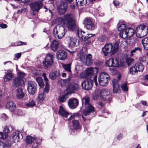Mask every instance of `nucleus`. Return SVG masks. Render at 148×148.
<instances>
[{
	"mask_svg": "<svg viewBox=\"0 0 148 148\" xmlns=\"http://www.w3.org/2000/svg\"><path fill=\"white\" fill-rule=\"evenodd\" d=\"M119 49V43L116 42L113 45L111 43H107L105 44L102 48V50L105 56L110 54L112 56L117 52Z\"/></svg>",
	"mask_w": 148,
	"mask_h": 148,
	"instance_id": "obj_1",
	"label": "nucleus"
},
{
	"mask_svg": "<svg viewBox=\"0 0 148 148\" xmlns=\"http://www.w3.org/2000/svg\"><path fill=\"white\" fill-rule=\"evenodd\" d=\"M66 23L67 27L69 29L74 31L76 30L78 28L76 21L73 15L68 14L65 15Z\"/></svg>",
	"mask_w": 148,
	"mask_h": 148,
	"instance_id": "obj_2",
	"label": "nucleus"
},
{
	"mask_svg": "<svg viewBox=\"0 0 148 148\" xmlns=\"http://www.w3.org/2000/svg\"><path fill=\"white\" fill-rule=\"evenodd\" d=\"M23 137L22 134L18 131H15L13 132L11 136L10 140L6 141V145L8 147L11 146L13 143L18 142L20 139H22Z\"/></svg>",
	"mask_w": 148,
	"mask_h": 148,
	"instance_id": "obj_3",
	"label": "nucleus"
},
{
	"mask_svg": "<svg viewBox=\"0 0 148 148\" xmlns=\"http://www.w3.org/2000/svg\"><path fill=\"white\" fill-rule=\"evenodd\" d=\"M90 99L88 96H85L82 99L83 104L85 106V109L83 112L84 116L89 115L92 111H94V108L92 105L89 103Z\"/></svg>",
	"mask_w": 148,
	"mask_h": 148,
	"instance_id": "obj_4",
	"label": "nucleus"
},
{
	"mask_svg": "<svg viewBox=\"0 0 148 148\" xmlns=\"http://www.w3.org/2000/svg\"><path fill=\"white\" fill-rule=\"evenodd\" d=\"M148 32V28L145 24H143L137 26L136 29V36L138 38H142L146 36Z\"/></svg>",
	"mask_w": 148,
	"mask_h": 148,
	"instance_id": "obj_5",
	"label": "nucleus"
},
{
	"mask_svg": "<svg viewBox=\"0 0 148 148\" xmlns=\"http://www.w3.org/2000/svg\"><path fill=\"white\" fill-rule=\"evenodd\" d=\"M92 56L90 54H88L86 56V53L81 51L79 53V58L80 60L86 66H90L93 63L92 59Z\"/></svg>",
	"mask_w": 148,
	"mask_h": 148,
	"instance_id": "obj_6",
	"label": "nucleus"
},
{
	"mask_svg": "<svg viewBox=\"0 0 148 148\" xmlns=\"http://www.w3.org/2000/svg\"><path fill=\"white\" fill-rule=\"evenodd\" d=\"M65 30L64 27L60 25H56L54 28L53 34L56 38H62L65 34Z\"/></svg>",
	"mask_w": 148,
	"mask_h": 148,
	"instance_id": "obj_7",
	"label": "nucleus"
},
{
	"mask_svg": "<svg viewBox=\"0 0 148 148\" xmlns=\"http://www.w3.org/2000/svg\"><path fill=\"white\" fill-rule=\"evenodd\" d=\"M89 78L93 77V82H94L96 86L98 85L97 81V73L98 72V69L97 68L90 67L86 70Z\"/></svg>",
	"mask_w": 148,
	"mask_h": 148,
	"instance_id": "obj_8",
	"label": "nucleus"
},
{
	"mask_svg": "<svg viewBox=\"0 0 148 148\" xmlns=\"http://www.w3.org/2000/svg\"><path fill=\"white\" fill-rule=\"evenodd\" d=\"M110 80L109 75L105 72H101L98 78V81L100 85L101 86H107Z\"/></svg>",
	"mask_w": 148,
	"mask_h": 148,
	"instance_id": "obj_9",
	"label": "nucleus"
},
{
	"mask_svg": "<svg viewBox=\"0 0 148 148\" xmlns=\"http://www.w3.org/2000/svg\"><path fill=\"white\" fill-rule=\"evenodd\" d=\"M53 55L52 54H47L42 61V66L45 69H47L51 67L53 64Z\"/></svg>",
	"mask_w": 148,
	"mask_h": 148,
	"instance_id": "obj_10",
	"label": "nucleus"
},
{
	"mask_svg": "<svg viewBox=\"0 0 148 148\" xmlns=\"http://www.w3.org/2000/svg\"><path fill=\"white\" fill-rule=\"evenodd\" d=\"M77 29V34L79 37L84 41L87 40L93 36V34H86L80 29L78 28Z\"/></svg>",
	"mask_w": 148,
	"mask_h": 148,
	"instance_id": "obj_11",
	"label": "nucleus"
},
{
	"mask_svg": "<svg viewBox=\"0 0 148 148\" xmlns=\"http://www.w3.org/2000/svg\"><path fill=\"white\" fill-rule=\"evenodd\" d=\"M37 85L36 83L33 81L29 82L28 84L27 89L29 93L33 95L37 90Z\"/></svg>",
	"mask_w": 148,
	"mask_h": 148,
	"instance_id": "obj_12",
	"label": "nucleus"
},
{
	"mask_svg": "<svg viewBox=\"0 0 148 148\" xmlns=\"http://www.w3.org/2000/svg\"><path fill=\"white\" fill-rule=\"evenodd\" d=\"M135 33L134 30L132 28H128L124 32L123 34H120V37L124 39L130 38L133 36Z\"/></svg>",
	"mask_w": 148,
	"mask_h": 148,
	"instance_id": "obj_13",
	"label": "nucleus"
},
{
	"mask_svg": "<svg viewBox=\"0 0 148 148\" xmlns=\"http://www.w3.org/2000/svg\"><path fill=\"white\" fill-rule=\"evenodd\" d=\"M100 97L102 100L106 101L109 99L111 97L109 90L106 89L100 90Z\"/></svg>",
	"mask_w": 148,
	"mask_h": 148,
	"instance_id": "obj_14",
	"label": "nucleus"
},
{
	"mask_svg": "<svg viewBox=\"0 0 148 148\" xmlns=\"http://www.w3.org/2000/svg\"><path fill=\"white\" fill-rule=\"evenodd\" d=\"M106 65L108 66L114 67H118L119 65V61L117 59L112 58H110L106 61Z\"/></svg>",
	"mask_w": 148,
	"mask_h": 148,
	"instance_id": "obj_15",
	"label": "nucleus"
},
{
	"mask_svg": "<svg viewBox=\"0 0 148 148\" xmlns=\"http://www.w3.org/2000/svg\"><path fill=\"white\" fill-rule=\"evenodd\" d=\"M93 82H94L93 80H90L84 81L81 84L82 89L86 90H90L92 87Z\"/></svg>",
	"mask_w": 148,
	"mask_h": 148,
	"instance_id": "obj_16",
	"label": "nucleus"
},
{
	"mask_svg": "<svg viewBox=\"0 0 148 148\" xmlns=\"http://www.w3.org/2000/svg\"><path fill=\"white\" fill-rule=\"evenodd\" d=\"M84 24L86 28L89 30H92L95 28V26L90 18H86L84 21Z\"/></svg>",
	"mask_w": 148,
	"mask_h": 148,
	"instance_id": "obj_17",
	"label": "nucleus"
},
{
	"mask_svg": "<svg viewBox=\"0 0 148 148\" xmlns=\"http://www.w3.org/2000/svg\"><path fill=\"white\" fill-rule=\"evenodd\" d=\"M68 105L71 109H74L78 106V101L75 98H71L69 100Z\"/></svg>",
	"mask_w": 148,
	"mask_h": 148,
	"instance_id": "obj_18",
	"label": "nucleus"
},
{
	"mask_svg": "<svg viewBox=\"0 0 148 148\" xmlns=\"http://www.w3.org/2000/svg\"><path fill=\"white\" fill-rule=\"evenodd\" d=\"M67 8V4L61 2L60 5L58 7V11L60 14H64L66 11Z\"/></svg>",
	"mask_w": 148,
	"mask_h": 148,
	"instance_id": "obj_19",
	"label": "nucleus"
},
{
	"mask_svg": "<svg viewBox=\"0 0 148 148\" xmlns=\"http://www.w3.org/2000/svg\"><path fill=\"white\" fill-rule=\"evenodd\" d=\"M57 58L61 60H64L66 58L67 54L66 52L64 50H59L56 53Z\"/></svg>",
	"mask_w": 148,
	"mask_h": 148,
	"instance_id": "obj_20",
	"label": "nucleus"
},
{
	"mask_svg": "<svg viewBox=\"0 0 148 148\" xmlns=\"http://www.w3.org/2000/svg\"><path fill=\"white\" fill-rule=\"evenodd\" d=\"M42 6V3L40 2H35L30 4L31 8L33 11H38Z\"/></svg>",
	"mask_w": 148,
	"mask_h": 148,
	"instance_id": "obj_21",
	"label": "nucleus"
},
{
	"mask_svg": "<svg viewBox=\"0 0 148 148\" xmlns=\"http://www.w3.org/2000/svg\"><path fill=\"white\" fill-rule=\"evenodd\" d=\"M24 84V82L23 79L19 78V77L15 78L13 79V86L14 87H17Z\"/></svg>",
	"mask_w": 148,
	"mask_h": 148,
	"instance_id": "obj_22",
	"label": "nucleus"
},
{
	"mask_svg": "<svg viewBox=\"0 0 148 148\" xmlns=\"http://www.w3.org/2000/svg\"><path fill=\"white\" fill-rule=\"evenodd\" d=\"M73 128H71V133L73 134L77 132V130L80 129L81 127L78 121L74 120L72 121Z\"/></svg>",
	"mask_w": 148,
	"mask_h": 148,
	"instance_id": "obj_23",
	"label": "nucleus"
},
{
	"mask_svg": "<svg viewBox=\"0 0 148 148\" xmlns=\"http://www.w3.org/2000/svg\"><path fill=\"white\" fill-rule=\"evenodd\" d=\"M10 130L8 127L6 126L4 128L3 132H0V138L5 139L8 136V133L10 132Z\"/></svg>",
	"mask_w": 148,
	"mask_h": 148,
	"instance_id": "obj_24",
	"label": "nucleus"
},
{
	"mask_svg": "<svg viewBox=\"0 0 148 148\" xmlns=\"http://www.w3.org/2000/svg\"><path fill=\"white\" fill-rule=\"evenodd\" d=\"M58 114L61 116L66 118H67L69 115L68 112L66 109L61 106L60 107Z\"/></svg>",
	"mask_w": 148,
	"mask_h": 148,
	"instance_id": "obj_25",
	"label": "nucleus"
},
{
	"mask_svg": "<svg viewBox=\"0 0 148 148\" xmlns=\"http://www.w3.org/2000/svg\"><path fill=\"white\" fill-rule=\"evenodd\" d=\"M118 25V30L120 32L119 35L120 36V34L121 33L122 34H123L124 31L127 29L126 28V26L125 24L122 23V22H119Z\"/></svg>",
	"mask_w": 148,
	"mask_h": 148,
	"instance_id": "obj_26",
	"label": "nucleus"
},
{
	"mask_svg": "<svg viewBox=\"0 0 148 148\" xmlns=\"http://www.w3.org/2000/svg\"><path fill=\"white\" fill-rule=\"evenodd\" d=\"M60 72L59 70L54 71L49 74V77L52 80H54L59 77Z\"/></svg>",
	"mask_w": 148,
	"mask_h": 148,
	"instance_id": "obj_27",
	"label": "nucleus"
},
{
	"mask_svg": "<svg viewBox=\"0 0 148 148\" xmlns=\"http://www.w3.org/2000/svg\"><path fill=\"white\" fill-rule=\"evenodd\" d=\"M16 97L18 99H22L25 95L24 93L23 92L22 88H18L15 94Z\"/></svg>",
	"mask_w": 148,
	"mask_h": 148,
	"instance_id": "obj_28",
	"label": "nucleus"
},
{
	"mask_svg": "<svg viewBox=\"0 0 148 148\" xmlns=\"http://www.w3.org/2000/svg\"><path fill=\"white\" fill-rule=\"evenodd\" d=\"M113 91L114 92L116 93L119 90L118 81L117 80L114 79L112 81Z\"/></svg>",
	"mask_w": 148,
	"mask_h": 148,
	"instance_id": "obj_29",
	"label": "nucleus"
},
{
	"mask_svg": "<svg viewBox=\"0 0 148 148\" xmlns=\"http://www.w3.org/2000/svg\"><path fill=\"white\" fill-rule=\"evenodd\" d=\"M43 76L44 80L46 83V85L45 88H44L43 91V92L44 93H47L49 90V81L48 78L46 77V74L45 73H43L42 75Z\"/></svg>",
	"mask_w": 148,
	"mask_h": 148,
	"instance_id": "obj_30",
	"label": "nucleus"
},
{
	"mask_svg": "<svg viewBox=\"0 0 148 148\" xmlns=\"http://www.w3.org/2000/svg\"><path fill=\"white\" fill-rule=\"evenodd\" d=\"M71 64L69 63L62 65V67L69 74V77L71 76Z\"/></svg>",
	"mask_w": 148,
	"mask_h": 148,
	"instance_id": "obj_31",
	"label": "nucleus"
},
{
	"mask_svg": "<svg viewBox=\"0 0 148 148\" xmlns=\"http://www.w3.org/2000/svg\"><path fill=\"white\" fill-rule=\"evenodd\" d=\"M68 98V93H66L59 96L58 97V100L60 102L63 103L66 102Z\"/></svg>",
	"mask_w": 148,
	"mask_h": 148,
	"instance_id": "obj_32",
	"label": "nucleus"
},
{
	"mask_svg": "<svg viewBox=\"0 0 148 148\" xmlns=\"http://www.w3.org/2000/svg\"><path fill=\"white\" fill-rule=\"evenodd\" d=\"M6 108L10 109L11 111H13L16 108L15 104L12 101L8 102L6 103Z\"/></svg>",
	"mask_w": 148,
	"mask_h": 148,
	"instance_id": "obj_33",
	"label": "nucleus"
},
{
	"mask_svg": "<svg viewBox=\"0 0 148 148\" xmlns=\"http://www.w3.org/2000/svg\"><path fill=\"white\" fill-rule=\"evenodd\" d=\"M79 87V85L77 84L71 83L68 88V90L73 91L77 90Z\"/></svg>",
	"mask_w": 148,
	"mask_h": 148,
	"instance_id": "obj_34",
	"label": "nucleus"
},
{
	"mask_svg": "<svg viewBox=\"0 0 148 148\" xmlns=\"http://www.w3.org/2000/svg\"><path fill=\"white\" fill-rule=\"evenodd\" d=\"M10 70H8V73L5 75L4 77V80L5 82H9L11 80L13 77V74L11 73L8 72Z\"/></svg>",
	"mask_w": 148,
	"mask_h": 148,
	"instance_id": "obj_35",
	"label": "nucleus"
},
{
	"mask_svg": "<svg viewBox=\"0 0 148 148\" xmlns=\"http://www.w3.org/2000/svg\"><path fill=\"white\" fill-rule=\"evenodd\" d=\"M68 38L69 40L68 43L69 46L72 47L75 46L77 41V39L71 37H69Z\"/></svg>",
	"mask_w": 148,
	"mask_h": 148,
	"instance_id": "obj_36",
	"label": "nucleus"
},
{
	"mask_svg": "<svg viewBox=\"0 0 148 148\" xmlns=\"http://www.w3.org/2000/svg\"><path fill=\"white\" fill-rule=\"evenodd\" d=\"M51 47L52 50L53 51H56L58 47V42L56 40H54L51 44Z\"/></svg>",
	"mask_w": 148,
	"mask_h": 148,
	"instance_id": "obj_37",
	"label": "nucleus"
},
{
	"mask_svg": "<svg viewBox=\"0 0 148 148\" xmlns=\"http://www.w3.org/2000/svg\"><path fill=\"white\" fill-rule=\"evenodd\" d=\"M141 49L138 47L135 48L130 51V56L131 57L133 56L134 55L135 53H141Z\"/></svg>",
	"mask_w": 148,
	"mask_h": 148,
	"instance_id": "obj_38",
	"label": "nucleus"
},
{
	"mask_svg": "<svg viewBox=\"0 0 148 148\" xmlns=\"http://www.w3.org/2000/svg\"><path fill=\"white\" fill-rule=\"evenodd\" d=\"M100 96V89H97L95 91L92 95V98L94 100H96L99 98Z\"/></svg>",
	"mask_w": 148,
	"mask_h": 148,
	"instance_id": "obj_39",
	"label": "nucleus"
},
{
	"mask_svg": "<svg viewBox=\"0 0 148 148\" xmlns=\"http://www.w3.org/2000/svg\"><path fill=\"white\" fill-rule=\"evenodd\" d=\"M45 97V95L44 92H40L38 94L37 99L38 101L41 102L44 100Z\"/></svg>",
	"mask_w": 148,
	"mask_h": 148,
	"instance_id": "obj_40",
	"label": "nucleus"
},
{
	"mask_svg": "<svg viewBox=\"0 0 148 148\" xmlns=\"http://www.w3.org/2000/svg\"><path fill=\"white\" fill-rule=\"evenodd\" d=\"M142 45L146 50H148V38L146 37L143 38L142 40Z\"/></svg>",
	"mask_w": 148,
	"mask_h": 148,
	"instance_id": "obj_41",
	"label": "nucleus"
},
{
	"mask_svg": "<svg viewBox=\"0 0 148 148\" xmlns=\"http://www.w3.org/2000/svg\"><path fill=\"white\" fill-rule=\"evenodd\" d=\"M56 22L58 24H65L66 23L65 15L64 18L58 17L57 18L56 20Z\"/></svg>",
	"mask_w": 148,
	"mask_h": 148,
	"instance_id": "obj_42",
	"label": "nucleus"
},
{
	"mask_svg": "<svg viewBox=\"0 0 148 148\" xmlns=\"http://www.w3.org/2000/svg\"><path fill=\"white\" fill-rule=\"evenodd\" d=\"M76 5L77 6H83L87 3V0H75Z\"/></svg>",
	"mask_w": 148,
	"mask_h": 148,
	"instance_id": "obj_43",
	"label": "nucleus"
},
{
	"mask_svg": "<svg viewBox=\"0 0 148 148\" xmlns=\"http://www.w3.org/2000/svg\"><path fill=\"white\" fill-rule=\"evenodd\" d=\"M130 73L132 75L137 74L138 72V70L135 66L130 68L129 70Z\"/></svg>",
	"mask_w": 148,
	"mask_h": 148,
	"instance_id": "obj_44",
	"label": "nucleus"
},
{
	"mask_svg": "<svg viewBox=\"0 0 148 148\" xmlns=\"http://www.w3.org/2000/svg\"><path fill=\"white\" fill-rule=\"evenodd\" d=\"M135 66L136 69H138V71L142 72L143 70L144 67L143 64L141 63H138L135 64Z\"/></svg>",
	"mask_w": 148,
	"mask_h": 148,
	"instance_id": "obj_45",
	"label": "nucleus"
},
{
	"mask_svg": "<svg viewBox=\"0 0 148 148\" xmlns=\"http://www.w3.org/2000/svg\"><path fill=\"white\" fill-rule=\"evenodd\" d=\"M36 81L41 88L43 87L44 84L42 78L39 77L36 78Z\"/></svg>",
	"mask_w": 148,
	"mask_h": 148,
	"instance_id": "obj_46",
	"label": "nucleus"
},
{
	"mask_svg": "<svg viewBox=\"0 0 148 148\" xmlns=\"http://www.w3.org/2000/svg\"><path fill=\"white\" fill-rule=\"evenodd\" d=\"M34 137L29 136H27L26 139V142L27 143L31 144L34 140Z\"/></svg>",
	"mask_w": 148,
	"mask_h": 148,
	"instance_id": "obj_47",
	"label": "nucleus"
},
{
	"mask_svg": "<svg viewBox=\"0 0 148 148\" xmlns=\"http://www.w3.org/2000/svg\"><path fill=\"white\" fill-rule=\"evenodd\" d=\"M71 76H70L69 77V78L64 79L60 81V82L62 84H61L62 86H66L67 84L69 83Z\"/></svg>",
	"mask_w": 148,
	"mask_h": 148,
	"instance_id": "obj_48",
	"label": "nucleus"
},
{
	"mask_svg": "<svg viewBox=\"0 0 148 148\" xmlns=\"http://www.w3.org/2000/svg\"><path fill=\"white\" fill-rule=\"evenodd\" d=\"M121 88L123 91H127L128 90V88L127 86V83L126 82H123L122 83L121 86Z\"/></svg>",
	"mask_w": 148,
	"mask_h": 148,
	"instance_id": "obj_49",
	"label": "nucleus"
},
{
	"mask_svg": "<svg viewBox=\"0 0 148 148\" xmlns=\"http://www.w3.org/2000/svg\"><path fill=\"white\" fill-rule=\"evenodd\" d=\"M79 77L83 79L89 78L86 70L80 74Z\"/></svg>",
	"mask_w": 148,
	"mask_h": 148,
	"instance_id": "obj_50",
	"label": "nucleus"
},
{
	"mask_svg": "<svg viewBox=\"0 0 148 148\" xmlns=\"http://www.w3.org/2000/svg\"><path fill=\"white\" fill-rule=\"evenodd\" d=\"M35 103L33 100H30L29 102L26 104V106L28 107H32L35 106Z\"/></svg>",
	"mask_w": 148,
	"mask_h": 148,
	"instance_id": "obj_51",
	"label": "nucleus"
},
{
	"mask_svg": "<svg viewBox=\"0 0 148 148\" xmlns=\"http://www.w3.org/2000/svg\"><path fill=\"white\" fill-rule=\"evenodd\" d=\"M108 38L104 35L100 36L98 38V40L100 41L104 42L107 40Z\"/></svg>",
	"mask_w": 148,
	"mask_h": 148,
	"instance_id": "obj_52",
	"label": "nucleus"
},
{
	"mask_svg": "<svg viewBox=\"0 0 148 148\" xmlns=\"http://www.w3.org/2000/svg\"><path fill=\"white\" fill-rule=\"evenodd\" d=\"M15 44H16V45H16V46L26 45V42L19 41H17L16 42H15Z\"/></svg>",
	"mask_w": 148,
	"mask_h": 148,
	"instance_id": "obj_53",
	"label": "nucleus"
},
{
	"mask_svg": "<svg viewBox=\"0 0 148 148\" xmlns=\"http://www.w3.org/2000/svg\"><path fill=\"white\" fill-rule=\"evenodd\" d=\"M25 74L24 73L22 72H19L18 73V75L17 77H19V78H23L25 76Z\"/></svg>",
	"mask_w": 148,
	"mask_h": 148,
	"instance_id": "obj_54",
	"label": "nucleus"
},
{
	"mask_svg": "<svg viewBox=\"0 0 148 148\" xmlns=\"http://www.w3.org/2000/svg\"><path fill=\"white\" fill-rule=\"evenodd\" d=\"M6 142L5 143L0 140V148H4L5 146L8 147L6 145Z\"/></svg>",
	"mask_w": 148,
	"mask_h": 148,
	"instance_id": "obj_55",
	"label": "nucleus"
},
{
	"mask_svg": "<svg viewBox=\"0 0 148 148\" xmlns=\"http://www.w3.org/2000/svg\"><path fill=\"white\" fill-rule=\"evenodd\" d=\"M15 113L19 115H23V112L22 111L20 110H16L15 111Z\"/></svg>",
	"mask_w": 148,
	"mask_h": 148,
	"instance_id": "obj_56",
	"label": "nucleus"
},
{
	"mask_svg": "<svg viewBox=\"0 0 148 148\" xmlns=\"http://www.w3.org/2000/svg\"><path fill=\"white\" fill-rule=\"evenodd\" d=\"M21 53H17L14 54V56L17 59H19L21 57Z\"/></svg>",
	"mask_w": 148,
	"mask_h": 148,
	"instance_id": "obj_57",
	"label": "nucleus"
},
{
	"mask_svg": "<svg viewBox=\"0 0 148 148\" xmlns=\"http://www.w3.org/2000/svg\"><path fill=\"white\" fill-rule=\"evenodd\" d=\"M77 116V115L75 114H73L71 115L70 117L68 119V120H70L72 119H73L75 118V117H76Z\"/></svg>",
	"mask_w": 148,
	"mask_h": 148,
	"instance_id": "obj_58",
	"label": "nucleus"
},
{
	"mask_svg": "<svg viewBox=\"0 0 148 148\" xmlns=\"http://www.w3.org/2000/svg\"><path fill=\"white\" fill-rule=\"evenodd\" d=\"M40 145V142H36L34 143L33 145V147L34 148H36L38 147V146Z\"/></svg>",
	"mask_w": 148,
	"mask_h": 148,
	"instance_id": "obj_59",
	"label": "nucleus"
},
{
	"mask_svg": "<svg viewBox=\"0 0 148 148\" xmlns=\"http://www.w3.org/2000/svg\"><path fill=\"white\" fill-rule=\"evenodd\" d=\"M113 3L115 6H118L119 5V2L116 0L114 1L113 2Z\"/></svg>",
	"mask_w": 148,
	"mask_h": 148,
	"instance_id": "obj_60",
	"label": "nucleus"
},
{
	"mask_svg": "<svg viewBox=\"0 0 148 148\" xmlns=\"http://www.w3.org/2000/svg\"><path fill=\"white\" fill-rule=\"evenodd\" d=\"M7 27V25L5 24H1L0 25V27L2 28H6Z\"/></svg>",
	"mask_w": 148,
	"mask_h": 148,
	"instance_id": "obj_61",
	"label": "nucleus"
},
{
	"mask_svg": "<svg viewBox=\"0 0 148 148\" xmlns=\"http://www.w3.org/2000/svg\"><path fill=\"white\" fill-rule=\"evenodd\" d=\"M146 60V58L145 56H143V57L139 59V60L140 62H144Z\"/></svg>",
	"mask_w": 148,
	"mask_h": 148,
	"instance_id": "obj_62",
	"label": "nucleus"
},
{
	"mask_svg": "<svg viewBox=\"0 0 148 148\" xmlns=\"http://www.w3.org/2000/svg\"><path fill=\"white\" fill-rule=\"evenodd\" d=\"M123 135L122 134H120L117 136V139L120 140L123 138Z\"/></svg>",
	"mask_w": 148,
	"mask_h": 148,
	"instance_id": "obj_63",
	"label": "nucleus"
},
{
	"mask_svg": "<svg viewBox=\"0 0 148 148\" xmlns=\"http://www.w3.org/2000/svg\"><path fill=\"white\" fill-rule=\"evenodd\" d=\"M11 6L13 7V9H17L18 8V6H15L14 4H11Z\"/></svg>",
	"mask_w": 148,
	"mask_h": 148,
	"instance_id": "obj_64",
	"label": "nucleus"
}]
</instances>
